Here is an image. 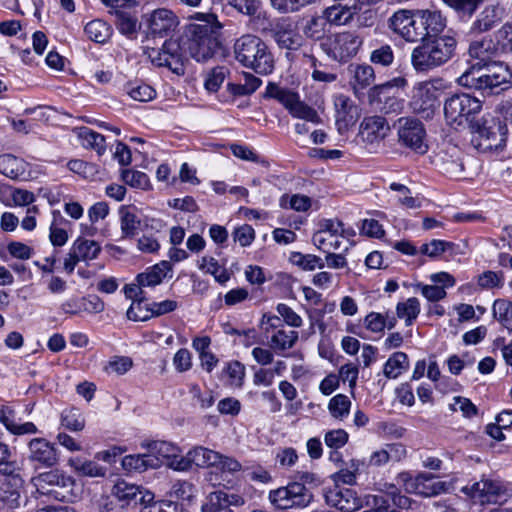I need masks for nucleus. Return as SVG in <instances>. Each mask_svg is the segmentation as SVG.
<instances>
[{"label": "nucleus", "instance_id": "obj_64", "mask_svg": "<svg viewBox=\"0 0 512 512\" xmlns=\"http://www.w3.org/2000/svg\"><path fill=\"white\" fill-rule=\"evenodd\" d=\"M227 69L225 67H216L208 74L205 80V87L208 91L216 92L226 77Z\"/></svg>", "mask_w": 512, "mask_h": 512}, {"label": "nucleus", "instance_id": "obj_25", "mask_svg": "<svg viewBox=\"0 0 512 512\" xmlns=\"http://www.w3.org/2000/svg\"><path fill=\"white\" fill-rule=\"evenodd\" d=\"M420 21L424 28L425 37H439L446 27V19L440 11L429 9H418Z\"/></svg>", "mask_w": 512, "mask_h": 512}, {"label": "nucleus", "instance_id": "obj_13", "mask_svg": "<svg viewBox=\"0 0 512 512\" xmlns=\"http://www.w3.org/2000/svg\"><path fill=\"white\" fill-rule=\"evenodd\" d=\"M148 56L156 66L167 67L177 75L185 72L181 47L175 40H166L161 49H152Z\"/></svg>", "mask_w": 512, "mask_h": 512}, {"label": "nucleus", "instance_id": "obj_43", "mask_svg": "<svg viewBox=\"0 0 512 512\" xmlns=\"http://www.w3.org/2000/svg\"><path fill=\"white\" fill-rule=\"evenodd\" d=\"M199 269L205 273L211 274L220 284H225L230 279V274L227 269L221 266L213 257H202Z\"/></svg>", "mask_w": 512, "mask_h": 512}, {"label": "nucleus", "instance_id": "obj_12", "mask_svg": "<svg viewBox=\"0 0 512 512\" xmlns=\"http://www.w3.org/2000/svg\"><path fill=\"white\" fill-rule=\"evenodd\" d=\"M462 491L481 504H502L508 497L507 489L501 482L485 477L471 486L463 487Z\"/></svg>", "mask_w": 512, "mask_h": 512}, {"label": "nucleus", "instance_id": "obj_31", "mask_svg": "<svg viewBox=\"0 0 512 512\" xmlns=\"http://www.w3.org/2000/svg\"><path fill=\"white\" fill-rule=\"evenodd\" d=\"M329 29L327 19L323 16L316 15L305 22L302 31L306 38L319 41L321 44L323 41L327 40Z\"/></svg>", "mask_w": 512, "mask_h": 512}, {"label": "nucleus", "instance_id": "obj_27", "mask_svg": "<svg viewBox=\"0 0 512 512\" xmlns=\"http://www.w3.org/2000/svg\"><path fill=\"white\" fill-rule=\"evenodd\" d=\"M284 489L288 496V509L305 508L313 500L312 492L304 483L292 482L284 486Z\"/></svg>", "mask_w": 512, "mask_h": 512}, {"label": "nucleus", "instance_id": "obj_39", "mask_svg": "<svg viewBox=\"0 0 512 512\" xmlns=\"http://www.w3.org/2000/svg\"><path fill=\"white\" fill-rule=\"evenodd\" d=\"M273 38L280 48L289 51H296L303 44L302 36L291 29H276Z\"/></svg>", "mask_w": 512, "mask_h": 512}, {"label": "nucleus", "instance_id": "obj_63", "mask_svg": "<svg viewBox=\"0 0 512 512\" xmlns=\"http://www.w3.org/2000/svg\"><path fill=\"white\" fill-rule=\"evenodd\" d=\"M193 493V484L185 480L174 482L170 490V495L180 500H191Z\"/></svg>", "mask_w": 512, "mask_h": 512}, {"label": "nucleus", "instance_id": "obj_44", "mask_svg": "<svg viewBox=\"0 0 512 512\" xmlns=\"http://www.w3.org/2000/svg\"><path fill=\"white\" fill-rule=\"evenodd\" d=\"M190 458L193 465L197 467H214L216 459H219L218 452L203 446H196L190 449Z\"/></svg>", "mask_w": 512, "mask_h": 512}, {"label": "nucleus", "instance_id": "obj_7", "mask_svg": "<svg viewBox=\"0 0 512 512\" xmlns=\"http://www.w3.org/2000/svg\"><path fill=\"white\" fill-rule=\"evenodd\" d=\"M362 45V38L352 31L329 34L320 44L322 51L332 60L347 62L354 57Z\"/></svg>", "mask_w": 512, "mask_h": 512}, {"label": "nucleus", "instance_id": "obj_10", "mask_svg": "<svg viewBox=\"0 0 512 512\" xmlns=\"http://www.w3.org/2000/svg\"><path fill=\"white\" fill-rule=\"evenodd\" d=\"M418 9L414 11L399 10L389 20V27L408 42L426 39L424 28L420 21Z\"/></svg>", "mask_w": 512, "mask_h": 512}, {"label": "nucleus", "instance_id": "obj_50", "mask_svg": "<svg viewBox=\"0 0 512 512\" xmlns=\"http://www.w3.org/2000/svg\"><path fill=\"white\" fill-rule=\"evenodd\" d=\"M149 451V454L161 458L170 459L173 458L177 452V447L170 442L166 441H151L146 444H142Z\"/></svg>", "mask_w": 512, "mask_h": 512}, {"label": "nucleus", "instance_id": "obj_28", "mask_svg": "<svg viewBox=\"0 0 512 512\" xmlns=\"http://www.w3.org/2000/svg\"><path fill=\"white\" fill-rule=\"evenodd\" d=\"M337 123H343L345 126L355 123L358 117V107L346 95L338 94L334 98Z\"/></svg>", "mask_w": 512, "mask_h": 512}, {"label": "nucleus", "instance_id": "obj_29", "mask_svg": "<svg viewBox=\"0 0 512 512\" xmlns=\"http://www.w3.org/2000/svg\"><path fill=\"white\" fill-rule=\"evenodd\" d=\"M112 495L126 505H129L131 502L145 501V496L140 487L125 480H120L113 486Z\"/></svg>", "mask_w": 512, "mask_h": 512}, {"label": "nucleus", "instance_id": "obj_52", "mask_svg": "<svg viewBox=\"0 0 512 512\" xmlns=\"http://www.w3.org/2000/svg\"><path fill=\"white\" fill-rule=\"evenodd\" d=\"M339 237L340 236L331 234L315 233L312 237V241L318 249L327 253L330 252V250H338L341 248Z\"/></svg>", "mask_w": 512, "mask_h": 512}, {"label": "nucleus", "instance_id": "obj_60", "mask_svg": "<svg viewBox=\"0 0 512 512\" xmlns=\"http://www.w3.org/2000/svg\"><path fill=\"white\" fill-rule=\"evenodd\" d=\"M126 91H127L128 95L133 100L140 101V102L150 101L156 95L155 90L147 84H139L137 86H128V87H126Z\"/></svg>", "mask_w": 512, "mask_h": 512}, {"label": "nucleus", "instance_id": "obj_30", "mask_svg": "<svg viewBox=\"0 0 512 512\" xmlns=\"http://www.w3.org/2000/svg\"><path fill=\"white\" fill-rule=\"evenodd\" d=\"M171 269L168 261H163L152 267L147 268L144 272L136 277V282L143 287H155L159 285L166 277L167 271Z\"/></svg>", "mask_w": 512, "mask_h": 512}, {"label": "nucleus", "instance_id": "obj_41", "mask_svg": "<svg viewBox=\"0 0 512 512\" xmlns=\"http://www.w3.org/2000/svg\"><path fill=\"white\" fill-rule=\"evenodd\" d=\"M78 136L84 147L94 149L99 155L106 151L105 138L100 133L88 127H82L79 129Z\"/></svg>", "mask_w": 512, "mask_h": 512}, {"label": "nucleus", "instance_id": "obj_22", "mask_svg": "<svg viewBox=\"0 0 512 512\" xmlns=\"http://www.w3.org/2000/svg\"><path fill=\"white\" fill-rule=\"evenodd\" d=\"M406 455L407 450L402 443H386L371 453L368 465L381 467L389 462H399L404 459Z\"/></svg>", "mask_w": 512, "mask_h": 512}, {"label": "nucleus", "instance_id": "obj_32", "mask_svg": "<svg viewBox=\"0 0 512 512\" xmlns=\"http://www.w3.org/2000/svg\"><path fill=\"white\" fill-rule=\"evenodd\" d=\"M299 334L294 330H286L284 327L276 330L270 338V348L280 354L294 347L298 341Z\"/></svg>", "mask_w": 512, "mask_h": 512}, {"label": "nucleus", "instance_id": "obj_34", "mask_svg": "<svg viewBox=\"0 0 512 512\" xmlns=\"http://www.w3.org/2000/svg\"><path fill=\"white\" fill-rule=\"evenodd\" d=\"M122 465L126 470L143 472L148 468L157 467L159 465V459L149 453L128 455L123 458Z\"/></svg>", "mask_w": 512, "mask_h": 512}, {"label": "nucleus", "instance_id": "obj_54", "mask_svg": "<svg viewBox=\"0 0 512 512\" xmlns=\"http://www.w3.org/2000/svg\"><path fill=\"white\" fill-rule=\"evenodd\" d=\"M282 208H291L295 211L305 212L311 206V200L308 196L295 194L291 197L284 195L280 199Z\"/></svg>", "mask_w": 512, "mask_h": 512}, {"label": "nucleus", "instance_id": "obj_4", "mask_svg": "<svg viewBox=\"0 0 512 512\" xmlns=\"http://www.w3.org/2000/svg\"><path fill=\"white\" fill-rule=\"evenodd\" d=\"M233 49L235 59L245 68L260 75H268L274 70V56L259 36L244 34L236 39Z\"/></svg>", "mask_w": 512, "mask_h": 512}, {"label": "nucleus", "instance_id": "obj_51", "mask_svg": "<svg viewBox=\"0 0 512 512\" xmlns=\"http://www.w3.org/2000/svg\"><path fill=\"white\" fill-rule=\"evenodd\" d=\"M201 510L202 512H234L224 504L222 490H215L209 493Z\"/></svg>", "mask_w": 512, "mask_h": 512}, {"label": "nucleus", "instance_id": "obj_23", "mask_svg": "<svg viewBox=\"0 0 512 512\" xmlns=\"http://www.w3.org/2000/svg\"><path fill=\"white\" fill-rule=\"evenodd\" d=\"M177 25V16L165 8L155 10L149 19V30L154 36H168L176 29Z\"/></svg>", "mask_w": 512, "mask_h": 512}, {"label": "nucleus", "instance_id": "obj_26", "mask_svg": "<svg viewBox=\"0 0 512 512\" xmlns=\"http://www.w3.org/2000/svg\"><path fill=\"white\" fill-rule=\"evenodd\" d=\"M499 52L498 43H495L492 39H482L480 41H474L469 46V54L474 59V62L482 63H497L492 59L497 56Z\"/></svg>", "mask_w": 512, "mask_h": 512}, {"label": "nucleus", "instance_id": "obj_62", "mask_svg": "<svg viewBox=\"0 0 512 512\" xmlns=\"http://www.w3.org/2000/svg\"><path fill=\"white\" fill-rule=\"evenodd\" d=\"M370 60L374 64L382 66H389L393 63L394 53L389 45H382L379 48L373 50L370 55Z\"/></svg>", "mask_w": 512, "mask_h": 512}, {"label": "nucleus", "instance_id": "obj_49", "mask_svg": "<svg viewBox=\"0 0 512 512\" xmlns=\"http://www.w3.org/2000/svg\"><path fill=\"white\" fill-rule=\"evenodd\" d=\"M61 425L70 431H81L85 426V419L78 408H68L61 413Z\"/></svg>", "mask_w": 512, "mask_h": 512}, {"label": "nucleus", "instance_id": "obj_37", "mask_svg": "<svg viewBox=\"0 0 512 512\" xmlns=\"http://www.w3.org/2000/svg\"><path fill=\"white\" fill-rule=\"evenodd\" d=\"M87 37L96 43H105L112 35V28L108 23L101 19H95L88 22L84 28Z\"/></svg>", "mask_w": 512, "mask_h": 512}, {"label": "nucleus", "instance_id": "obj_11", "mask_svg": "<svg viewBox=\"0 0 512 512\" xmlns=\"http://www.w3.org/2000/svg\"><path fill=\"white\" fill-rule=\"evenodd\" d=\"M398 141L401 145L419 153H426V131L423 123L413 117H401L397 120Z\"/></svg>", "mask_w": 512, "mask_h": 512}, {"label": "nucleus", "instance_id": "obj_57", "mask_svg": "<svg viewBox=\"0 0 512 512\" xmlns=\"http://www.w3.org/2000/svg\"><path fill=\"white\" fill-rule=\"evenodd\" d=\"M314 2L315 0H271V5L280 13H293Z\"/></svg>", "mask_w": 512, "mask_h": 512}, {"label": "nucleus", "instance_id": "obj_53", "mask_svg": "<svg viewBox=\"0 0 512 512\" xmlns=\"http://www.w3.org/2000/svg\"><path fill=\"white\" fill-rule=\"evenodd\" d=\"M121 178L125 184L138 189H146L149 186L148 176L141 171L124 169Z\"/></svg>", "mask_w": 512, "mask_h": 512}, {"label": "nucleus", "instance_id": "obj_19", "mask_svg": "<svg viewBox=\"0 0 512 512\" xmlns=\"http://www.w3.org/2000/svg\"><path fill=\"white\" fill-rule=\"evenodd\" d=\"M28 459L46 468L58 463V453L54 444L42 437H36L28 442Z\"/></svg>", "mask_w": 512, "mask_h": 512}, {"label": "nucleus", "instance_id": "obj_40", "mask_svg": "<svg viewBox=\"0 0 512 512\" xmlns=\"http://www.w3.org/2000/svg\"><path fill=\"white\" fill-rule=\"evenodd\" d=\"M69 465L79 475L88 477H104L107 471L106 468L101 467L96 462L79 457L71 458L69 460Z\"/></svg>", "mask_w": 512, "mask_h": 512}, {"label": "nucleus", "instance_id": "obj_8", "mask_svg": "<svg viewBox=\"0 0 512 512\" xmlns=\"http://www.w3.org/2000/svg\"><path fill=\"white\" fill-rule=\"evenodd\" d=\"M267 93L281 103L292 117L319 123L320 118L316 110L301 101L298 93L274 84L268 85Z\"/></svg>", "mask_w": 512, "mask_h": 512}, {"label": "nucleus", "instance_id": "obj_1", "mask_svg": "<svg viewBox=\"0 0 512 512\" xmlns=\"http://www.w3.org/2000/svg\"><path fill=\"white\" fill-rule=\"evenodd\" d=\"M201 23H191L186 30L187 48L190 56L198 62L207 61L221 48L222 24L213 13H195L191 16Z\"/></svg>", "mask_w": 512, "mask_h": 512}, {"label": "nucleus", "instance_id": "obj_17", "mask_svg": "<svg viewBox=\"0 0 512 512\" xmlns=\"http://www.w3.org/2000/svg\"><path fill=\"white\" fill-rule=\"evenodd\" d=\"M325 501L342 512H354L362 507L361 499L351 488L334 486L325 492Z\"/></svg>", "mask_w": 512, "mask_h": 512}, {"label": "nucleus", "instance_id": "obj_18", "mask_svg": "<svg viewBox=\"0 0 512 512\" xmlns=\"http://www.w3.org/2000/svg\"><path fill=\"white\" fill-rule=\"evenodd\" d=\"M0 423L15 436L33 435L39 432L33 422H21V419L17 418L16 408L12 403L0 405Z\"/></svg>", "mask_w": 512, "mask_h": 512}, {"label": "nucleus", "instance_id": "obj_20", "mask_svg": "<svg viewBox=\"0 0 512 512\" xmlns=\"http://www.w3.org/2000/svg\"><path fill=\"white\" fill-rule=\"evenodd\" d=\"M389 131L386 118L378 115L366 116L360 124L359 136L363 142L374 144L383 140Z\"/></svg>", "mask_w": 512, "mask_h": 512}, {"label": "nucleus", "instance_id": "obj_5", "mask_svg": "<svg viewBox=\"0 0 512 512\" xmlns=\"http://www.w3.org/2000/svg\"><path fill=\"white\" fill-rule=\"evenodd\" d=\"M469 129L472 132L471 143L479 152L500 151L506 145V125L490 114L484 115Z\"/></svg>", "mask_w": 512, "mask_h": 512}, {"label": "nucleus", "instance_id": "obj_46", "mask_svg": "<svg viewBox=\"0 0 512 512\" xmlns=\"http://www.w3.org/2000/svg\"><path fill=\"white\" fill-rule=\"evenodd\" d=\"M397 316L405 319L407 326H410L420 313V303L415 297L408 298L405 302H399L396 307Z\"/></svg>", "mask_w": 512, "mask_h": 512}, {"label": "nucleus", "instance_id": "obj_35", "mask_svg": "<svg viewBox=\"0 0 512 512\" xmlns=\"http://www.w3.org/2000/svg\"><path fill=\"white\" fill-rule=\"evenodd\" d=\"M25 162L12 155L4 154L0 156V173L11 178L18 179L25 175Z\"/></svg>", "mask_w": 512, "mask_h": 512}, {"label": "nucleus", "instance_id": "obj_58", "mask_svg": "<svg viewBox=\"0 0 512 512\" xmlns=\"http://www.w3.org/2000/svg\"><path fill=\"white\" fill-rule=\"evenodd\" d=\"M453 246L454 244L451 242L434 239L430 243L423 244L420 248V252L431 258H436Z\"/></svg>", "mask_w": 512, "mask_h": 512}, {"label": "nucleus", "instance_id": "obj_3", "mask_svg": "<svg viewBox=\"0 0 512 512\" xmlns=\"http://www.w3.org/2000/svg\"><path fill=\"white\" fill-rule=\"evenodd\" d=\"M457 40L451 35L429 37L411 52V65L415 71L430 72L446 64L455 54Z\"/></svg>", "mask_w": 512, "mask_h": 512}, {"label": "nucleus", "instance_id": "obj_16", "mask_svg": "<svg viewBox=\"0 0 512 512\" xmlns=\"http://www.w3.org/2000/svg\"><path fill=\"white\" fill-rule=\"evenodd\" d=\"M18 463H14V469L11 468L7 473H0L5 477L0 486V502L4 503L9 509L15 510L20 507L21 490L24 486V480L20 475Z\"/></svg>", "mask_w": 512, "mask_h": 512}, {"label": "nucleus", "instance_id": "obj_48", "mask_svg": "<svg viewBox=\"0 0 512 512\" xmlns=\"http://www.w3.org/2000/svg\"><path fill=\"white\" fill-rule=\"evenodd\" d=\"M350 408L351 401L348 396L344 394L333 396L328 403V410L332 417L341 421L349 415Z\"/></svg>", "mask_w": 512, "mask_h": 512}, {"label": "nucleus", "instance_id": "obj_24", "mask_svg": "<svg viewBox=\"0 0 512 512\" xmlns=\"http://www.w3.org/2000/svg\"><path fill=\"white\" fill-rule=\"evenodd\" d=\"M120 228L123 238H134L140 229L141 220L135 206L123 205L119 208Z\"/></svg>", "mask_w": 512, "mask_h": 512}, {"label": "nucleus", "instance_id": "obj_47", "mask_svg": "<svg viewBox=\"0 0 512 512\" xmlns=\"http://www.w3.org/2000/svg\"><path fill=\"white\" fill-rule=\"evenodd\" d=\"M223 374L227 377L228 385L240 388L244 384L245 366L237 360L230 361L226 363Z\"/></svg>", "mask_w": 512, "mask_h": 512}, {"label": "nucleus", "instance_id": "obj_61", "mask_svg": "<svg viewBox=\"0 0 512 512\" xmlns=\"http://www.w3.org/2000/svg\"><path fill=\"white\" fill-rule=\"evenodd\" d=\"M450 410L456 412L461 411L464 417L471 418L478 413L477 407L471 402L470 399L456 396L453 402L449 405Z\"/></svg>", "mask_w": 512, "mask_h": 512}, {"label": "nucleus", "instance_id": "obj_45", "mask_svg": "<svg viewBox=\"0 0 512 512\" xmlns=\"http://www.w3.org/2000/svg\"><path fill=\"white\" fill-rule=\"evenodd\" d=\"M115 18V25L120 33L128 37H133L136 35L139 28L138 20L136 17L131 15L129 12L120 10L116 11Z\"/></svg>", "mask_w": 512, "mask_h": 512}, {"label": "nucleus", "instance_id": "obj_59", "mask_svg": "<svg viewBox=\"0 0 512 512\" xmlns=\"http://www.w3.org/2000/svg\"><path fill=\"white\" fill-rule=\"evenodd\" d=\"M323 17L327 19L328 25L331 27L332 24H345L350 18V13L344 7L332 6L325 9Z\"/></svg>", "mask_w": 512, "mask_h": 512}, {"label": "nucleus", "instance_id": "obj_15", "mask_svg": "<svg viewBox=\"0 0 512 512\" xmlns=\"http://www.w3.org/2000/svg\"><path fill=\"white\" fill-rule=\"evenodd\" d=\"M410 107L424 118L432 117L439 107L436 88L429 82L418 83L414 87Z\"/></svg>", "mask_w": 512, "mask_h": 512}, {"label": "nucleus", "instance_id": "obj_55", "mask_svg": "<svg viewBox=\"0 0 512 512\" xmlns=\"http://www.w3.org/2000/svg\"><path fill=\"white\" fill-rule=\"evenodd\" d=\"M384 493L385 499L391 501L394 506H397L401 509H407L410 507V499L400 493L398 487L394 484H385L384 489L382 490Z\"/></svg>", "mask_w": 512, "mask_h": 512}, {"label": "nucleus", "instance_id": "obj_38", "mask_svg": "<svg viewBox=\"0 0 512 512\" xmlns=\"http://www.w3.org/2000/svg\"><path fill=\"white\" fill-rule=\"evenodd\" d=\"M492 316L503 328L512 332V301L496 299L492 305Z\"/></svg>", "mask_w": 512, "mask_h": 512}, {"label": "nucleus", "instance_id": "obj_42", "mask_svg": "<svg viewBox=\"0 0 512 512\" xmlns=\"http://www.w3.org/2000/svg\"><path fill=\"white\" fill-rule=\"evenodd\" d=\"M72 247L81 261L93 260L101 251V246L98 242L82 237L77 238L72 244Z\"/></svg>", "mask_w": 512, "mask_h": 512}, {"label": "nucleus", "instance_id": "obj_33", "mask_svg": "<svg viewBox=\"0 0 512 512\" xmlns=\"http://www.w3.org/2000/svg\"><path fill=\"white\" fill-rule=\"evenodd\" d=\"M350 71L353 73L351 82L355 93L363 90L373 84L375 73L372 66L367 64L350 65Z\"/></svg>", "mask_w": 512, "mask_h": 512}, {"label": "nucleus", "instance_id": "obj_56", "mask_svg": "<svg viewBox=\"0 0 512 512\" xmlns=\"http://www.w3.org/2000/svg\"><path fill=\"white\" fill-rule=\"evenodd\" d=\"M144 299H139L131 304L126 312L127 318L132 321H147L152 317L150 305L143 303Z\"/></svg>", "mask_w": 512, "mask_h": 512}, {"label": "nucleus", "instance_id": "obj_2", "mask_svg": "<svg viewBox=\"0 0 512 512\" xmlns=\"http://www.w3.org/2000/svg\"><path fill=\"white\" fill-rule=\"evenodd\" d=\"M511 72L502 62H474L459 78L458 83L463 87L480 91L482 95L498 94L503 84H508Z\"/></svg>", "mask_w": 512, "mask_h": 512}, {"label": "nucleus", "instance_id": "obj_9", "mask_svg": "<svg viewBox=\"0 0 512 512\" xmlns=\"http://www.w3.org/2000/svg\"><path fill=\"white\" fill-rule=\"evenodd\" d=\"M74 486V479L59 470L44 472L37 477L38 490L62 502L71 499Z\"/></svg>", "mask_w": 512, "mask_h": 512}, {"label": "nucleus", "instance_id": "obj_21", "mask_svg": "<svg viewBox=\"0 0 512 512\" xmlns=\"http://www.w3.org/2000/svg\"><path fill=\"white\" fill-rule=\"evenodd\" d=\"M505 10L499 5L486 6L471 25L470 32L480 34L488 32L504 19Z\"/></svg>", "mask_w": 512, "mask_h": 512}, {"label": "nucleus", "instance_id": "obj_14", "mask_svg": "<svg viewBox=\"0 0 512 512\" xmlns=\"http://www.w3.org/2000/svg\"><path fill=\"white\" fill-rule=\"evenodd\" d=\"M431 473H421L417 477H410L408 474H401L399 480L404 482L405 491L423 497H433L444 493L448 485L444 481H436Z\"/></svg>", "mask_w": 512, "mask_h": 512}, {"label": "nucleus", "instance_id": "obj_6", "mask_svg": "<svg viewBox=\"0 0 512 512\" xmlns=\"http://www.w3.org/2000/svg\"><path fill=\"white\" fill-rule=\"evenodd\" d=\"M482 110V102L470 94H454L444 103V116L447 123L458 129L470 128Z\"/></svg>", "mask_w": 512, "mask_h": 512}, {"label": "nucleus", "instance_id": "obj_36", "mask_svg": "<svg viewBox=\"0 0 512 512\" xmlns=\"http://www.w3.org/2000/svg\"><path fill=\"white\" fill-rule=\"evenodd\" d=\"M409 368L408 356L404 352H394L384 364L383 373L389 379L397 378Z\"/></svg>", "mask_w": 512, "mask_h": 512}]
</instances>
